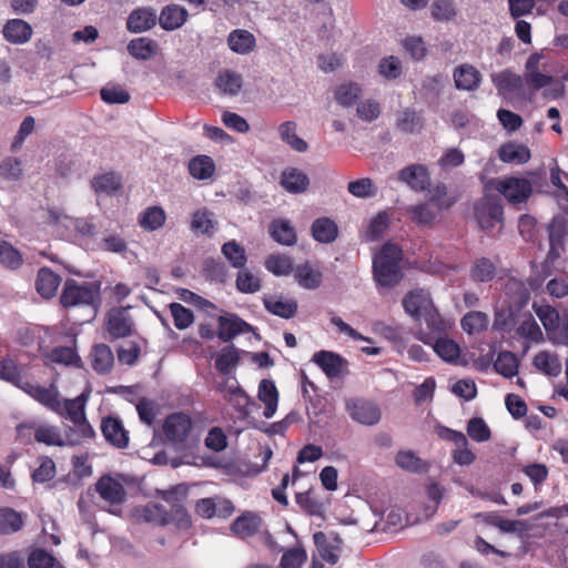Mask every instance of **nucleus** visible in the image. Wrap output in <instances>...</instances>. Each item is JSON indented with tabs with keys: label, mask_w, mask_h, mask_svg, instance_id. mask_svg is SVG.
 Instances as JSON below:
<instances>
[{
	"label": "nucleus",
	"mask_w": 568,
	"mask_h": 568,
	"mask_svg": "<svg viewBox=\"0 0 568 568\" xmlns=\"http://www.w3.org/2000/svg\"><path fill=\"white\" fill-rule=\"evenodd\" d=\"M405 312L417 321H425L428 328L434 333H442L449 327L450 323L444 320L435 308L430 294L423 288H415L408 292L403 298Z\"/></svg>",
	"instance_id": "f257e3e1"
},
{
	"label": "nucleus",
	"mask_w": 568,
	"mask_h": 568,
	"mask_svg": "<svg viewBox=\"0 0 568 568\" xmlns=\"http://www.w3.org/2000/svg\"><path fill=\"white\" fill-rule=\"evenodd\" d=\"M403 252L394 243L384 244L373 257V274L379 286L392 287L400 282Z\"/></svg>",
	"instance_id": "f03ea898"
},
{
	"label": "nucleus",
	"mask_w": 568,
	"mask_h": 568,
	"mask_svg": "<svg viewBox=\"0 0 568 568\" xmlns=\"http://www.w3.org/2000/svg\"><path fill=\"white\" fill-rule=\"evenodd\" d=\"M17 432L21 439L29 440L33 435L36 442L47 446L63 447L80 444V438L68 429L63 433L58 426L44 422L30 420L22 423L17 427Z\"/></svg>",
	"instance_id": "7ed1b4c3"
},
{
	"label": "nucleus",
	"mask_w": 568,
	"mask_h": 568,
	"mask_svg": "<svg viewBox=\"0 0 568 568\" xmlns=\"http://www.w3.org/2000/svg\"><path fill=\"white\" fill-rule=\"evenodd\" d=\"M544 54L535 52L530 54L525 64L524 81L532 89L545 91L546 97L557 99L564 94V84L560 80L555 79L547 69V65L541 64Z\"/></svg>",
	"instance_id": "20e7f679"
},
{
	"label": "nucleus",
	"mask_w": 568,
	"mask_h": 568,
	"mask_svg": "<svg viewBox=\"0 0 568 568\" xmlns=\"http://www.w3.org/2000/svg\"><path fill=\"white\" fill-rule=\"evenodd\" d=\"M90 392L84 390L73 399L62 400V412L57 413L62 417H67L72 422L73 426L67 429L80 438V443L90 438L93 435V429L85 417V406L89 399Z\"/></svg>",
	"instance_id": "39448f33"
},
{
	"label": "nucleus",
	"mask_w": 568,
	"mask_h": 568,
	"mask_svg": "<svg viewBox=\"0 0 568 568\" xmlns=\"http://www.w3.org/2000/svg\"><path fill=\"white\" fill-rule=\"evenodd\" d=\"M49 219L50 223L64 236L84 239L95 234V225L91 219H75L58 211H50Z\"/></svg>",
	"instance_id": "423d86ee"
},
{
	"label": "nucleus",
	"mask_w": 568,
	"mask_h": 568,
	"mask_svg": "<svg viewBox=\"0 0 568 568\" xmlns=\"http://www.w3.org/2000/svg\"><path fill=\"white\" fill-rule=\"evenodd\" d=\"M486 187L496 190L511 204L526 201L532 191L531 183L527 179L515 176L491 179Z\"/></svg>",
	"instance_id": "0eeeda50"
},
{
	"label": "nucleus",
	"mask_w": 568,
	"mask_h": 568,
	"mask_svg": "<svg viewBox=\"0 0 568 568\" xmlns=\"http://www.w3.org/2000/svg\"><path fill=\"white\" fill-rule=\"evenodd\" d=\"M100 285L98 283H78L67 281L61 303L64 307L93 305L99 297Z\"/></svg>",
	"instance_id": "6e6552de"
},
{
	"label": "nucleus",
	"mask_w": 568,
	"mask_h": 568,
	"mask_svg": "<svg viewBox=\"0 0 568 568\" xmlns=\"http://www.w3.org/2000/svg\"><path fill=\"white\" fill-rule=\"evenodd\" d=\"M193 429L191 417L184 413L169 415L163 423V433L168 442L183 445L187 442Z\"/></svg>",
	"instance_id": "1a4fd4ad"
},
{
	"label": "nucleus",
	"mask_w": 568,
	"mask_h": 568,
	"mask_svg": "<svg viewBox=\"0 0 568 568\" xmlns=\"http://www.w3.org/2000/svg\"><path fill=\"white\" fill-rule=\"evenodd\" d=\"M21 389L50 410L54 413L62 412V399L55 385L51 384L49 387H43L26 381L21 385Z\"/></svg>",
	"instance_id": "9d476101"
},
{
	"label": "nucleus",
	"mask_w": 568,
	"mask_h": 568,
	"mask_svg": "<svg viewBox=\"0 0 568 568\" xmlns=\"http://www.w3.org/2000/svg\"><path fill=\"white\" fill-rule=\"evenodd\" d=\"M534 310L542 323L549 338L554 341L564 339L567 336V329L565 328V318H561L558 311L549 305L534 304Z\"/></svg>",
	"instance_id": "9b49d317"
},
{
	"label": "nucleus",
	"mask_w": 568,
	"mask_h": 568,
	"mask_svg": "<svg viewBox=\"0 0 568 568\" xmlns=\"http://www.w3.org/2000/svg\"><path fill=\"white\" fill-rule=\"evenodd\" d=\"M347 412L353 420L372 426L379 422L381 410L372 402L365 399H351L346 404Z\"/></svg>",
	"instance_id": "f8f14e48"
},
{
	"label": "nucleus",
	"mask_w": 568,
	"mask_h": 568,
	"mask_svg": "<svg viewBox=\"0 0 568 568\" xmlns=\"http://www.w3.org/2000/svg\"><path fill=\"white\" fill-rule=\"evenodd\" d=\"M475 215L481 229H490L503 220V206L498 200L485 196L476 206Z\"/></svg>",
	"instance_id": "ddd939ff"
},
{
	"label": "nucleus",
	"mask_w": 568,
	"mask_h": 568,
	"mask_svg": "<svg viewBox=\"0 0 568 568\" xmlns=\"http://www.w3.org/2000/svg\"><path fill=\"white\" fill-rule=\"evenodd\" d=\"M294 280L304 290H316L323 283V273L317 264L305 261L294 268Z\"/></svg>",
	"instance_id": "4468645a"
},
{
	"label": "nucleus",
	"mask_w": 568,
	"mask_h": 568,
	"mask_svg": "<svg viewBox=\"0 0 568 568\" xmlns=\"http://www.w3.org/2000/svg\"><path fill=\"white\" fill-rule=\"evenodd\" d=\"M312 361L318 365L329 378L341 376L347 365V362L341 355L329 351L315 353Z\"/></svg>",
	"instance_id": "2eb2a0df"
},
{
	"label": "nucleus",
	"mask_w": 568,
	"mask_h": 568,
	"mask_svg": "<svg viewBox=\"0 0 568 568\" xmlns=\"http://www.w3.org/2000/svg\"><path fill=\"white\" fill-rule=\"evenodd\" d=\"M156 21L158 14L153 8H138L129 14L126 28L130 32L141 33L152 29Z\"/></svg>",
	"instance_id": "dca6fc26"
},
{
	"label": "nucleus",
	"mask_w": 568,
	"mask_h": 568,
	"mask_svg": "<svg viewBox=\"0 0 568 568\" xmlns=\"http://www.w3.org/2000/svg\"><path fill=\"white\" fill-rule=\"evenodd\" d=\"M257 398L264 405L263 416L266 419L274 417L277 406L280 394L271 379H262L257 387Z\"/></svg>",
	"instance_id": "f3484780"
},
{
	"label": "nucleus",
	"mask_w": 568,
	"mask_h": 568,
	"mask_svg": "<svg viewBox=\"0 0 568 568\" xmlns=\"http://www.w3.org/2000/svg\"><path fill=\"white\" fill-rule=\"evenodd\" d=\"M398 180L413 190L423 191L429 185V173L422 164H410L398 172Z\"/></svg>",
	"instance_id": "a211bd4d"
},
{
	"label": "nucleus",
	"mask_w": 568,
	"mask_h": 568,
	"mask_svg": "<svg viewBox=\"0 0 568 568\" xmlns=\"http://www.w3.org/2000/svg\"><path fill=\"white\" fill-rule=\"evenodd\" d=\"M424 343L432 344L435 353L445 362L452 364H465L466 362L460 357L459 345L447 337H439L434 343L425 337H419Z\"/></svg>",
	"instance_id": "6ab92c4d"
},
{
	"label": "nucleus",
	"mask_w": 568,
	"mask_h": 568,
	"mask_svg": "<svg viewBox=\"0 0 568 568\" xmlns=\"http://www.w3.org/2000/svg\"><path fill=\"white\" fill-rule=\"evenodd\" d=\"M265 308L273 315L290 320L297 312V302L294 298H287L281 295H268L263 300Z\"/></svg>",
	"instance_id": "aec40b11"
},
{
	"label": "nucleus",
	"mask_w": 568,
	"mask_h": 568,
	"mask_svg": "<svg viewBox=\"0 0 568 568\" xmlns=\"http://www.w3.org/2000/svg\"><path fill=\"white\" fill-rule=\"evenodd\" d=\"M187 10L179 4L165 6L160 14L158 21L161 28L165 31H173L181 28L187 20Z\"/></svg>",
	"instance_id": "412c9836"
},
{
	"label": "nucleus",
	"mask_w": 568,
	"mask_h": 568,
	"mask_svg": "<svg viewBox=\"0 0 568 568\" xmlns=\"http://www.w3.org/2000/svg\"><path fill=\"white\" fill-rule=\"evenodd\" d=\"M219 93L227 97H236L243 88V77L235 70H221L215 79Z\"/></svg>",
	"instance_id": "4be33fe9"
},
{
	"label": "nucleus",
	"mask_w": 568,
	"mask_h": 568,
	"mask_svg": "<svg viewBox=\"0 0 568 568\" xmlns=\"http://www.w3.org/2000/svg\"><path fill=\"white\" fill-rule=\"evenodd\" d=\"M251 326L234 314H224L219 317L217 336L227 342L239 334L248 332Z\"/></svg>",
	"instance_id": "5701e85b"
},
{
	"label": "nucleus",
	"mask_w": 568,
	"mask_h": 568,
	"mask_svg": "<svg viewBox=\"0 0 568 568\" xmlns=\"http://www.w3.org/2000/svg\"><path fill=\"white\" fill-rule=\"evenodd\" d=\"M226 42L231 51L241 55L250 54L256 47L254 34L244 29L231 31Z\"/></svg>",
	"instance_id": "b1692460"
},
{
	"label": "nucleus",
	"mask_w": 568,
	"mask_h": 568,
	"mask_svg": "<svg viewBox=\"0 0 568 568\" xmlns=\"http://www.w3.org/2000/svg\"><path fill=\"white\" fill-rule=\"evenodd\" d=\"M454 82L457 89L476 90L481 82L480 72L471 64H462L454 70Z\"/></svg>",
	"instance_id": "393cba45"
},
{
	"label": "nucleus",
	"mask_w": 568,
	"mask_h": 568,
	"mask_svg": "<svg viewBox=\"0 0 568 568\" xmlns=\"http://www.w3.org/2000/svg\"><path fill=\"white\" fill-rule=\"evenodd\" d=\"M101 430L105 439L112 445L124 448L129 444L126 430L121 420L114 417H105L101 424Z\"/></svg>",
	"instance_id": "a878e982"
},
{
	"label": "nucleus",
	"mask_w": 568,
	"mask_h": 568,
	"mask_svg": "<svg viewBox=\"0 0 568 568\" xmlns=\"http://www.w3.org/2000/svg\"><path fill=\"white\" fill-rule=\"evenodd\" d=\"M280 140L292 150L304 153L308 150V144L297 134V124L295 121H284L277 126Z\"/></svg>",
	"instance_id": "bb28decb"
},
{
	"label": "nucleus",
	"mask_w": 568,
	"mask_h": 568,
	"mask_svg": "<svg viewBox=\"0 0 568 568\" xmlns=\"http://www.w3.org/2000/svg\"><path fill=\"white\" fill-rule=\"evenodd\" d=\"M97 490L102 499L119 505L124 500L125 490L120 481L110 476H103L97 484Z\"/></svg>",
	"instance_id": "cd10ccee"
},
{
	"label": "nucleus",
	"mask_w": 568,
	"mask_h": 568,
	"mask_svg": "<svg viewBox=\"0 0 568 568\" xmlns=\"http://www.w3.org/2000/svg\"><path fill=\"white\" fill-rule=\"evenodd\" d=\"M31 26L21 19H11L3 27L4 39L13 44H23L31 39Z\"/></svg>",
	"instance_id": "c85d7f7f"
},
{
	"label": "nucleus",
	"mask_w": 568,
	"mask_h": 568,
	"mask_svg": "<svg viewBox=\"0 0 568 568\" xmlns=\"http://www.w3.org/2000/svg\"><path fill=\"white\" fill-rule=\"evenodd\" d=\"M491 81L500 95L518 92L524 85V78L510 70L493 73Z\"/></svg>",
	"instance_id": "c756f323"
},
{
	"label": "nucleus",
	"mask_w": 568,
	"mask_h": 568,
	"mask_svg": "<svg viewBox=\"0 0 568 568\" xmlns=\"http://www.w3.org/2000/svg\"><path fill=\"white\" fill-rule=\"evenodd\" d=\"M134 517L138 521L166 525L170 521L168 507L158 504H148L134 509Z\"/></svg>",
	"instance_id": "7c9ffc66"
},
{
	"label": "nucleus",
	"mask_w": 568,
	"mask_h": 568,
	"mask_svg": "<svg viewBox=\"0 0 568 568\" xmlns=\"http://www.w3.org/2000/svg\"><path fill=\"white\" fill-rule=\"evenodd\" d=\"M499 159L509 164H524L530 159V150L521 143L508 142L498 150Z\"/></svg>",
	"instance_id": "2f4dec72"
},
{
	"label": "nucleus",
	"mask_w": 568,
	"mask_h": 568,
	"mask_svg": "<svg viewBox=\"0 0 568 568\" xmlns=\"http://www.w3.org/2000/svg\"><path fill=\"white\" fill-rule=\"evenodd\" d=\"M312 236L320 243H332L338 235L336 223L328 217L316 219L311 227Z\"/></svg>",
	"instance_id": "473e14b6"
},
{
	"label": "nucleus",
	"mask_w": 568,
	"mask_h": 568,
	"mask_svg": "<svg viewBox=\"0 0 568 568\" xmlns=\"http://www.w3.org/2000/svg\"><path fill=\"white\" fill-rule=\"evenodd\" d=\"M224 516L233 511V506L229 500L222 498H203L196 503V513L203 518H211L216 513Z\"/></svg>",
	"instance_id": "72a5a7b5"
},
{
	"label": "nucleus",
	"mask_w": 568,
	"mask_h": 568,
	"mask_svg": "<svg viewBox=\"0 0 568 568\" xmlns=\"http://www.w3.org/2000/svg\"><path fill=\"white\" fill-rule=\"evenodd\" d=\"M166 221L165 211L158 205L144 209L138 217L139 225L149 232L160 230Z\"/></svg>",
	"instance_id": "f704fd0d"
},
{
	"label": "nucleus",
	"mask_w": 568,
	"mask_h": 568,
	"mask_svg": "<svg viewBox=\"0 0 568 568\" xmlns=\"http://www.w3.org/2000/svg\"><path fill=\"white\" fill-rule=\"evenodd\" d=\"M281 184L287 192L302 193L307 189L308 178L296 168H287L282 173Z\"/></svg>",
	"instance_id": "c9c22d12"
},
{
	"label": "nucleus",
	"mask_w": 568,
	"mask_h": 568,
	"mask_svg": "<svg viewBox=\"0 0 568 568\" xmlns=\"http://www.w3.org/2000/svg\"><path fill=\"white\" fill-rule=\"evenodd\" d=\"M159 45L151 38H136L129 42L128 51L136 60L146 61L158 53Z\"/></svg>",
	"instance_id": "e433bc0d"
},
{
	"label": "nucleus",
	"mask_w": 568,
	"mask_h": 568,
	"mask_svg": "<svg viewBox=\"0 0 568 568\" xmlns=\"http://www.w3.org/2000/svg\"><path fill=\"white\" fill-rule=\"evenodd\" d=\"M60 285V277L49 268H41L38 272L36 288L44 298H51L55 295Z\"/></svg>",
	"instance_id": "4c0bfd02"
},
{
	"label": "nucleus",
	"mask_w": 568,
	"mask_h": 568,
	"mask_svg": "<svg viewBox=\"0 0 568 568\" xmlns=\"http://www.w3.org/2000/svg\"><path fill=\"white\" fill-rule=\"evenodd\" d=\"M132 321L123 310L109 313L108 331L113 337H124L131 333Z\"/></svg>",
	"instance_id": "58836bf2"
},
{
	"label": "nucleus",
	"mask_w": 568,
	"mask_h": 568,
	"mask_svg": "<svg viewBox=\"0 0 568 568\" xmlns=\"http://www.w3.org/2000/svg\"><path fill=\"white\" fill-rule=\"evenodd\" d=\"M189 172L195 180L211 179L215 172L214 161L207 155H196L189 162Z\"/></svg>",
	"instance_id": "ea45409f"
},
{
	"label": "nucleus",
	"mask_w": 568,
	"mask_h": 568,
	"mask_svg": "<svg viewBox=\"0 0 568 568\" xmlns=\"http://www.w3.org/2000/svg\"><path fill=\"white\" fill-rule=\"evenodd\" d=\"M362 95V87L355 82H344L336 87L334 91L335 101L344 106H352Z\"/></svg>",
	"instance_id": "a19ab883"
},
{
	"label": "nucleus",
	"mask_w": 568,
	"mask_h": 568,
	"mask_svg": "<svg viewBox=\"0 0 568 568\" xmlns=\"http://www.w3.org/2000/svg\"><path fill=\"white\" fill-rule=\"evenodd\" d=\"M261 526V518L255 514H244L232 525V531L244 539L254 535Z\"/></svg>",
	"instance_id": "79ce46f5"
},
{
	"label": "nucleus",
	"mask_w": 568,
	"mask_h": 568,
	"mask_svg": "<svg viewBox=\"0 0 568 568\" xmlns=\"http://www.w3.org/2000/svg\"><path fill=\"white\" fill-rule=\"evenodd\" d=\"M271 235L277 243L282 245H294L296 243V234L294 227L287 220H275L271 224Z\"/></svg>",
	"instance_id": "37998d69"
},
{
	"label": "nucleus",
	"mask_w": 568,
	"mask_h": 568,
	"mask_svg": "<svg viewBox=\"0 0 568 568\" xmlns=\"http://www.w3.org/2000/svg\"><path fill=\"white\" fill-rule=\"evenodd\" d=\"M265 267L275 276H288L294 272L291 256L286 254H272L265 261Z\"/></svg>",
	"instance_id": "c03bdc74"
},
{
	"label": "nucleus",
	"mask_w": 568,
	"mask_h": 568,
	"mask_svg": "<svg viewBox=\"0 0 568 568\" xmlns=\"http://www.w3.org/2000/svg\"><path fill=\"white\" fill-rule=\"evenodd\" d=\"M215 226L216 222L210 211L201 209L192 214L191 230L193 232L212 235L215 231Z\"/></svg>",
	"instance_id": "a18cd8bd"
},
{
	"label": "nucleus",
	"mask_w": 568,
	"mask_h": 568,
	"mask_svg": "<svg viewBox=\"0 0 568 568\" xmlns=\"http://www.w3.org/2000/svg\"><path fill=\"white\" fill-rule=\"evenodd\" d=\"M23 517L12 508H0V534L10 535L21 529Z\"/></svg>",
	"instance_id": "49530a36"
},
{
	"label": "nucleus",
	"mask_w": 568,
	"mask_h": 568,
	"mask_svg": "<svg viewBox=\"0 0 568 568\" xmlns=\"http://www.w3.org/2000/svg\"><path fill=\"white\" fill-rule=\"evenodd\" d=\"M113 354L109 346L99 344L92 352V366L99 374L109 373L113 366Z\"/></svg>",
	"instance_id": "de8ad7c7"
},
{
	"label": "nucleus",
	"mask_w": 568,
	"mask_h": 568,
	"mask_svg": "<svg viewBox=\"0 0 568 568\" xmlns=\"http://www.w3.org/2000/svg\"><path fill=\"white\" fill-rule=\"evenodd\" d=\"M396 465L403 470L419 473L427 469V463L413 450H399L395 456Z\"/></svg>",
	"instance_id": "09e8293b"
},
{
	"label": "nucleus",
	"mask_w": 568,
	"mask_h": 568,
	"mask_svg": "<svg viewBox=\"0 0 568 568\" xmlns=\"http://www.w3.org/2000/svg\"><path fill=\"white\" fill-rule=\"evenodd\" d=\"M91 186L98 194L111 195L121 186V179L115 173H104L95 176L91 182Z\"/></svg>",
	"instance_id": "8fccbe9b"
},
{
	"label": "nucleus",
	"mask_w": 568,
	"mask_h": 568,
	"mask_svg": "<svg viewBox=\"0 0 568 568\" xmlns=\"http://www.w3.org/2000/svg\"><path fill=\"white\" fill-rule=\"evenodd\" d=\"M534 365L539 371L550 376H558L561 372V363L558 356L550 352H540L534 357Z\"/></svg>",
	"instance_id": "3c124183"
},
{
	"label": "nucleus",
	"mask_w": 568,
	"mask_h": 568,
	"mask_svg": "<svg viewBox=\"0 0 568 568\" xmlns=\"http://www.w3.org/2000/svg\"><path fill=\"white\" fill-rule=\"evenodd\" d=\"M457 8L454 0H434L430 6L432 18L436 21L447 22L457 16Z\"/></svg>",
	"instance_id": "603ef678"
},
{
	"label": "nucleus",
	"mask_w": 568,
	"mask_h": 568,
	"mask_svg": "<svg viewBox=\"0 0 568 568\" xmlns=\"http://www.w3.org/2000/svg\"><path fill=\"white\" fill-rule=\"evenodd\" d=\"M296 503L311 516L322 517L324 514V504L312 490L296 494Z\"/></svg>",
	"instance_id": "864d4df0"
},
{
	"label": "nucleus",
	"mask_w": 568,
	"mask_h": 568,
	"mask_svg": "<svg viewBox=\"0 0 568 568\" xmlns=\"http://www.w3.org/2000/svg\"><path fill=\"white\" fill-rule=\"evenodd\" d=\"M378 74L386 80H395L403 73V64L399 58L387 55L379 60L377 65Z\"/></svg>",
	"instance_id": "5fc2aeb1"
},
{
	"label": "nucleus",
	"mask_w": 568,
	"mask_h": 568,
	"mask_svg": "<svg viewBox=\"0 0 568 568\" xmlns=\"http://www.w3.org/2000/svg\"><path fill=\"white\" fill-rule=\"evenodd\" d=\"M389 224V216L386 212L377 213L368 223L367 229L363 233L365 241H376L387 230Z\"/></svg>",
	"instance_id": "6e6d98bb"
},
{
	"label": "nucleus",
	"mask_w": 568,
	"mask_h": 568,
	"mask_svg": "<svg viewBox=\"0 0 568 568\" xmlns=\"http://www.w3.org/2000/svg\"><path fill=\"white\" fill-rule=\"evenodd\" d=\"M47 358L57 364L65 366H80L81 359L72 347H55L48 355Z\"/></svg>",
	"instance_id": "4d7b16f0"
},
{
	"label": "nucleus",
	"mask_w": 568,
	"mask_h": 568,
	"mask_svg": "<svg viewBox=\"0 0 568 568\" xmlns=\"http://www.w3.org/2000/svg\"><path fill=\"white\" fill-rule=\"evenodd\" d=\"M0 176L7 181H20L23 176L22 161L8 156L0 164Z\"/></svg>",
	"instance_id": "13d9d810"
},
{
	"label": "nucleus",
	"mask_w": 568,
	"mask_h": 568,
	"mask_svg": "<svg viewBox=\"0 0 568 568\" xmlns=\"http://www.w3.org/2000/svg\"><path fill=\"white\" fill-rule=\"evenodd\" d=\"M222 253L233 267L241 268L246 263L244 248L235 241L224 243Z\"/></svg>",
	"instance_id": "bf43d9fd"
},
{
	"label": "nucleus",
	"mask_w": 568,
	"mask_h": 568,
	"mask_svg": "<svg viewBox=\"0 0 568 568\" xmlns=\"http://www.w3.org/2000/svg\"><path fill=\"white\" fill-rule=\"evenodd\" d=\"M488 325V317L481 312H469L462 320V327L468 334L484 331Z\"/></svg>",
	"instance_id": "052dcab7"
},
{
	"label": "nucleus",
	"mask_w": 568,
	"mask_h": 568,
	"mask_svg": "<svg viewBox=\"0 0 568 568\" xmlns=\"http://www.w3.org/2000/svg\"><path fill=\"white\" fill-rule=\"evenodd\" d=\"M0 264L10 270H17L22 264V256L10 243L0 242Z\"/></svg>",
	"instance_id": "680f3d73"
},
{
	"label": "nucleus",
	"mask_w": 568,
	"mask_h": 568,
	"mask_svg": "<svg viewBox=\"0 0 568 568\" xmlns=\"http://www.w3.org/2000/svg\"><path fill=\"white\" fill-rule=\"evenodd\" d=\"M171 315L178 329H185L194 322L193 312L180 303L170 304Z\"/></svg>",
	"instance_id": "e2e57ef3"
},
{
	"label": "nucleus",
	"mask_w": 568,
	"mask_h": 568,
	"mask_svg": "<svg viewBox=\"0 0 568 568\" xmlns=\"http://www.w3.org/2000/svg\"><path fill=\"white\" fill-rule=\"evenodd\" d=\"M495 369L505 377H511L518 372V361L509 352L500 353L495 362Z\"/></svg>",
	"instance_id": "0e129e2a"
},
{
	"label": "nucleus",
	"mask_w": 568,
	"mask_h": 568,
	"mask_svg": "<svg viewBox=\"0 0 568 568\" xmlns=\"http://www.w3.org/2000/svg\"><path fill=\"white\" fill-rule=\"evenodd\" d=\"M347 190L352 195L359 199L373 197L377 192L374 182L368 178L349 182Z\"/></svg>",
	"instance_id": "69168bd1"
},
{
	"label": "nucleus",
	"mask_w": 568,
	"mask_h": 568,
	"mask_svg": "<svg viewBox=\"0 0 568 568\" xmlns=\"http://www.w3.org/2000/svg\"><path fill=\"white\" fill-rule=\"evenodd\" d=\"M468 436L478 443L487 442L490 438V429L480 417H474L467 424Z\"/></svg>",
	"instance_id": "338daca9"
},
{
	"label": "nucleus",
	"mask_w": 568,
	"mask_h": 568,
	"mask_svg": "<svg viewBox=\"0 0 568 568\" xmlns=\"http://www.w3.org/2000/svg\"><path fill=\"white\" fill-rule=\"evenodd\" d=\"M239 362V356L236 351L233 347L223 348L215 359V366L219 372L223 374L230 373L232 368L236 366Z\"/></svg>",
	"instance_id": "774afa93"
}]
</instances>
